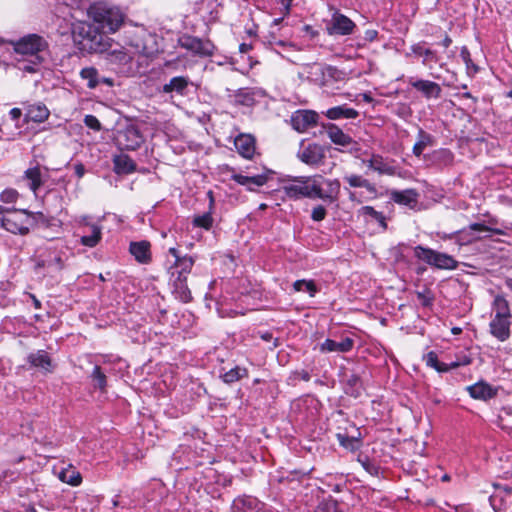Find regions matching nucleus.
<instances>
[{
  "label": "nucleus",
  "mask_w": 512,
  "mask_h": 512,
  "mask_svg": "<svg viewBox=\"0 0 512 512\" xmlns=\"http://www.w3.org/2000/svg\"><path fill=\"white\" fill-rule=\"evenodd\" d=\"M460 57L462 58V60L466 64V68H467L468 71L471 70V71H473V73L478 72L479 68H478V66H476L473 63V61L471 59L470 51H469V49L466 46H463L461 48Z\"/></svg>",
  "instance_id": "50"
},
{
  "label": "nucleus",
  "mask_w": 512,
  "mask_h": 512,
  "mask_svg": "<svg viewBox=\"0 0 512 512\" xmlns=\"http://www.w3.org/2000/svg\"><path fill=\"white\" fill-rule=\"evenodd\" d=\"M59 479L72 486H77L81 483L82 477L79 472L73 469L62 470L59 474Z\"/></svg>",
  "instance_id": "47"
},
{
  "label": "nucleus",
  "mask_w": 512,
  "mask_h": 512,
  "mask_svg": "<svg viewBox=\"0 0 512 512\" xmlns=\"http://www.w3.org/2000/svg\"><path fill=\"white\" fill-rule=\"evenodd\" d=\"M84 124L94 131H100L102 128L100 121L94 115H86L84 118Z\"/></svg>",
  "instance_id": "56"
},
{
  "label": "nucleus",
  "mask_w": 512,
  "mask_h": 512,
  "mask_svg": "<svg viewBox=\"0 0 512 512\" xmlns=\"http://www.w3.org/2000/svg\"><path fill=\"white\" fill-rule=\"evenodd\" d=\"M258 506V500L252 496L238 497L232 503V509L236 512H252L257 510Z\"/></svg>",
  "instance_id": "32"
},
{
  "label": "nucleus",
  "mask_w": 512,
  "mask_h": 512,
  "mask_svg": "<svg viewBox=\"0 0 512 512\" xmlns=\"http://www.w3.org/2000/svg\"><path fill=\"white\" fill-rule=\"evenodd\" d=\"M409 84L416 89L418 92L422 93V95L426 99L431 98H439L441 96V86L433 81L430 80H423V79H409Z\"/></svg>",
  "instance_id": "17"
},
{
  "label": "nucleus",
  "mask_w": 512,
  "mask_h": 512,
  "mask_svg": "<svg viewBox=\"0 0 512 512\" xmlns=\"http://www.w3.org/2000/svg\"><path fill=\"white\" fill-rule=\"evenodd\" d=\"M360 213L363 216H369L377 221L380 226L384 229L387 228L386 218L382 212L375 210L372 206H363L360 209Z\"/></svg>",
  "instance_id": "48"
},
{
  "label": "nucleus",
  "mask_w": 512,
  "mask_h": 512,
  "mask_svg": "<svg viewBox=\"0 0 512 512\" xmlns=\"http://www.w3.org/2000/svg\"><path fill=\"white\" fill-rule=\"evenodd\" d=\"M423 157L428 166H433L438 169L450 167L454 164V154L451 150L446 148L434 150L429 154H425Z\"/></svg>",
  "instance_id": "14"
},
{
  "label": "nucleus",
  "mask_w": 512,
  "mask_h": 512,
  "mask_svg": "<svg viewBox=\"0 0 512 512\" xmlns=\"http://www.w3.org/2000/svg\"><path fill=\"white\" fill-rule=\"evenodd\" d=\"M49 115L48 108L42 103L30 105L26 112V118L35 123L44 122L48 119Z\"/></svg>",
  "instance_id": "33"
},
{
  "label": "nucleus",
  "mask_w": 512,
  "mask_h": 512,
  "mask_svg": "<svg viewBox=\"0 0 512 512\" xmlns=\"http://www.w3.org/2000/svg\"><path fill=\"white\" fill-rule=\"evenodd\" d=\"M354 346V340L350 337L342 339L337 342L332 339H326L320 346L322 352H342L346 353L352 350Z\"/></svg>",
  "instance_id": "23"
},
{
  "label": "nucleus",
  "mask_w": 512,
  "mask_h": 512,
  "mask_svg": "<svg viewBox=\"0 0 512 512\" xmlns=\"http://www.w3.org/2000/svg\"><path fill=\"white\" fill-rule=\"evenodd\" d=\"M418 300L424 307H430L434 301V297L429 290L425 292H416Z\"/></svg>",
  "instance_id": "55"
},
{
  "label": "nucleus",
  "mask_w": 512,
  "mask_h": 512,
  "mask_svg": "<svg viewBox=\"0 0 512 512\" xmlns=\"http://www.w3.org/2000/svg\"><path fill=\"white\" fill-rule=\"evenodd\" d=\"M66 253L62 247L46 245L40 247L34 256L35 270L47 269L60 272L65 268Z\"/></svg>",
  "instance_id": "4"
},
{
  "label": "nucleus",
  "mask_w": 512,
  "mask_h": 512,
  "mask_svg": "<svg viewBox=\"0 0 512 512\" xmlns=\"http://www.w3.org/2000/svg\"><path fill=\"white\" fill-rule=\"evenodd\" d=\"M511 319L492 317L489 331L500 342H505L511 335Z\"/></svg>",
  "instance_id": "18"
},
{
  "label": "nucleus",
  "mask_w": 512,
  "mask_h": 512,
  "mask_svg": "<svg viewBox=\"0 0 512 512\" xmlns=\"http://www.w3.org/2000/svg\"><path fill=\"white\" fill-rule=\"evenodd\" d=\"M273 174V171L269 169H265V171L261 174L255 176H244L242 174L233 173L231 175V180L235 181L237 184L242 186H247L249 191H254L253 186H263L269 180V175Z\"/></svg>",
  "instance_id": "15"
},
{
  "label": "nucleus",
  "mask_w": 512,
  "mask_h": 512,
  "mask_svg": "<svg viewBox=\"0 0 512 512\" xmlns=\"http://www.w3.org/2000/svg\"><path fill=\"white\" fill-rule=\"evenodd\" d=\"M80 77L87 81V87L96 88L100 83L98 70L95 67H85L80 71Z\"/></svg>",
  "instance_id": "41"
},
{
  "label": "nucleus",
  "mask_w": 512,
  "mask_h": 512,
  "mask_svg": "<svg viewBox=\"0 0 512 512\" xmlns=\"http://www.w3.org/2000/svg\"><path fill=\"white\" fill-rule=\"evenodd\" d=\"M496 423L503 430L509 431V430L512 429V425L507 424L506 422H504V417H503L502 414L498 415Z\"/></svg>",
  "instance_id": "62"
},
{
  "label": "nucleus",
  "mask_w": 512,
  "mask_h": 512,
  "mask_svg": "<svg viewBox=\"0 0 512 512\" xmlns=\"http://www.w3.org/2000/svg\"><path fill=\"white\" fill-rule=\"evenodd\" d=\"M318 117L315 111L297 110L292 114L290 121L294 130L303 133L317 124Z\"/></svg>",
  "instance_id": "11"
},
{
  "label": "nucleus",
  "mask_w": 512,
  "mask_h": 512,
  "mask_svg": "<svg viewBox=\"0 0 512 512\" xmlns=\"http://www.w3.org/2000/svg\"><path fill=\"white\" fill-rule=\"evenodd\" d=\"M181 48L190 51L193 55L199 57H211L215 52V45L209 39H201L189 34H183L178 39Z\"/></svg>",
  "instance_id": "7"
},
{
  "label": "nucleus",
  "mask_w": 512,
  "mask_h": 512,
  "mask_svg": "<svg viewBox=\"0 0 512 512\" xmlns=\"http://www.w3.org/2000/svg\"><path fill=\"white\" fill-rule=\"evenodd\" d=\"M1 219L2 227L13 234L26 235L29 233L31 215L26 210L9 212Z\"/></svg>",
  "instance_id": "9"
},
{
  "label": "nucleus",
  "mask_w": 512,
  "mask_h": 512,
  "mask_svg": "<svg viewBox=\"0 0 512 512\" xmlns=\"http://www.w3.org/2000/svg\"><path fill=\"white\" fill-rule=\"evenodd\" d=\"M90 235H84L80 238V243L84 246L93 248L98 245L102 239V229L100 226L92 224L90 225Z\"/></svg>",
  "instance_id": "37"
},
{
  "label": "nucleus",
  "mask_w": 512,
  "mask_h": 512,
  "mask_svg": "<svg viewBox=\"0 0 512 512\" xmlns=\"http://www.w3.org/2000/svg\"><path fill=\"white\" fill-rule=\"evenodd\" d=\"M107 60L110 64L116 65L118 69H122L129 65L133 59L132 55L125 48L109 49L107 52Z\"/></svg>",
  "instance_id": "24"
},
{
  "label": "nucleus",
  "mask_w": 512,
  "mask_h": 512,
  "mask_svg": "<svg viewBox=\"0 0 512 512\" xmlns=\"http://www.w3.org/2000/svg\"><path fill=\"white\" fill-rule=\"evenodd\" d=\"M74 171L78 178H82L86 172V169L81 162H78L74 165Z\"/></svg>",
  "instance_id": "63"
},
{
  "label": "nucleus",
  "mask_w": 512,
  "mask_h": 512,
  "mask_svg": "<svg viewBox=\"0 0 512 512\" xmlns=\"http://www.w3.org/2000/svg\"><path fill=\"white\" fill-rule=\"evenodd\" d=\"M363 390V382L359 375L355 373L344 374V391L347 395L358 398Z\"/></svg>",
  "instance_id": "22"
},
{
  "label": "nucleus",
  "mask_w": 512,
  "mask_h": 512,
  "mask_svg": "<svg viewBox=\"0 0 512 512\" xmlns=\"http://www.w3.org/2000/svg\"><path fill=\"white\" fill-rule=\"evenodd\" d=\"M234 102L237 105L252 106L255 103L254 92L248 88H240L234 94Z\"/></svg>",
  "instance_id": "40"
},
{
  "label": "nucleus",
  "mask_w": 512,
  "mask_h": 512,
  "mask_svg": "<svg viewBox=\"0 0 512 512\" xmlns=\"http://www.w3.org/2000/svg\"><path fill=\"white\" fill-rule=\"evenodd\" d=\"M378 37V31L375 29H367L364 33V41L365 42H372Z\"/></svg>",
  "instance_id": "60"
},
{
  "label": "nucleus",
  "mask_w": 512,
  "mask_h": 512,
  "mask_svg": "<svg viewBox=\"0 0 512 512\" xmlns=\"http://www.w3.org/2000/svg\"><path fill=\"white\" fill-rule=\"evenodd\" d=\"M293 288L296 292H308L310 297H314L319 291L316 283L313 280L300 279L293 283Z\"/></svg>",
  "instance_id": "43"
},
{
  "label": "nucleus",
  "mask_w": 512,
  "mask_h": 512,
  "mask_svg": "<svg viewBox=\"0 0 512 512\" xmlns=\"http://www.w3.org/2000/svg\"><path fill=\"white\" fill-rule=\"evenodd\" d=\"M414 256L437 269L454 270L458 267V261L451 255L438 252L422 245L414 247Z\"/></svg>",
  "instance_id": "6"
},
{
  "label": "nucleus",
  "mask_w": 512,
  "mask_h": 512,
  "mask_svg": "<svg viewBox=\"0 0 512 512\" xmlns=\"http://www.w3.org/2000/svg\"><path fill=\"white\" fill-rule=\"evenodd\" d=\"M27 362L35 368L44 370L45 372L52 371V360L45 350H38L30 353L27 356Z\"/></svg>",
  "instance_id": "26"
},
{
  "label": "nucleus",
  "mask_w": 512,
  "mask_h": 512,
  "mask_svg": "<svg viewBox=\"0 0 512 512\" xmlns=\"http://www.w3.org/2000/svg\"><path fill=\"white\" fill-rule=\"evenodd\" d=\"M467 391L472 398L484 401L489 400L497 395V390L484 382H478L468 386Z\"/></svg>",
  "instance_id": "21"
},
{
  "label": "nucleus",
  "mask_w": 512,
  "mask_h": 512,
  "mask_svg": "<svg viewBox=\"0 0 512 512\" xmlns=\"http://www.w3.org/2000/svg\"><path fill=\"white\" fill-rule=\"evenodd\" d=\"M298 158L305 164L317 166L321 164L325 158L324 148L317 144L311 143L302 147L298 154Z\"/></svg>",
  "instance_id": "13"
},
{
  "label": "nucleus",
  "mask_w": 512,
  "mask_h": 512,
  "mask_svg": "<svg viewBox=\"0 0 512 512\" xmlns=\"http://www.w3.org/2000/svg\"><path fill=\"white\" fill-rule=\"evenodd\" d=\"M194 265V259L191 256H183L180 260H175L171 269L181 272L183 275H189Z\"/></svg>",
  "instance_id": "46"
},
{
  "label": "nucleus",
  "mask_w": 512,
  "mask_h": 512,
  "mask_svg": "<svg viewBox=\"0 0 512 512\" xmlns=\"http://www.w3.org/2000/svg\"><path fill=\"white\" fill-rule=\"evenodd\" d=\"M169 273H170V283L171 284H176L177 282H184L186 283L187 282V277L188 275H183L181 272H178L177 270H174V269H169Z\"/></svg>",
  "instance_id": "58"
},
{
  "label": "nucleus",
  "mask_w": 512,
  "mask_h": 512,
  "mask_svg": "<svg viewBox=\"0 0 512 512\" xmlns=\"http://www.w3.org/2000/svg\"><path fill=\"white\" fill-rule=\"evenodd\" d=\"M434 144L435 137L422 128H419L417 133V141L412 148V152L416 157H420L423 155V151L427 147H432Z\"/></svg>",
  "instance_id": "28"
},
{
  "label": "nucleus",
  "mask_w": 512,
  "mask_h": 512,
  "mask_svg": "<svg viewBox=\"0 0 512 512\" xmlns=\"http://www.w3.org/2000/svg\"><path fill=\"white\" fill-rule=\"evenodd\" d=\"M12 44L16 53L32 56L34 58L33 64L43 62L44 58L40 53L48 48L47 41L38 34H28Z\"/></svg>",
  "instance_id": "5"
},
{
  "label": "nucleus",
  "mask_w": 512,
  "mask_h": 512,
  "mask_svg": "<svg viewBox=\"0 0 512 512\" xmlns=\"http://www.w3.org/2000/svg\"><path fill=\"white\" fill-rule=\"evenodd\" d=\"M329 139L336 145L347 147L354 143L353 139L333 123L324 124Z\"/></svg>",
  "instance_id": "20"
},
{
  "label": "nucleus",
  "mask_w": 512,
  "mask_h": 512,
  "mask_svg": "<svg viewBox=\"0 0 512 512\" xmlns=\"http://www.w3.org/2000/svg\"><path fill=\"white\" fill-rule=\"evenodd\" d=\"M419 194L415 189H406L403 191L394 190L391 192L390 198L395 203L405 205L410 208L416 206Z\"/></svg>",
  "instance_id": "27"
},
{
  "label": "nucleus",
  "mask_w": 512,
  "mask_h": 512,
  "mask_svg": "<svg viewBox=\"0 0 512 512\" xmlns=\"http://www.w3.org/2000/svg\"><path fill=\"white\" fill-rule=\"evenodd\" d=\"M73 41L82 53H105L113 46V40L96 24L81 22L72 30Z\"/></svg>",
  "instance_id": "2"
},
{
  "label": "nucleus",
  "mask_w": 512,
  "mask_h": 512,
  "mask_svg": "<svg viewBox=\"0 0 512 512\" xmlns=\"http://www.w3.org/2000/svg\"><path fill=\"white\" fill-rule=\"evenodd\" d=\"M9 115L13 121H17L20 119L22 111L20 108H12L9 112Z\"/></svg>",
  "instance_id": "64"
},
{
  "label": "nucleus",
  "mask_w": 512,
  "mask_h": 512,
  "mask_svg": "<svg viewBox=\"0 0 512 512\" xmlns=\"http://www.w3.org/2000/svg\"><path fill=\"white\" fill-rule=\"evenodd\" d=\"M88 13L93 19V24L99 26L106 33L116 32L124 22V14L119 8L103 3L91 5Z\"/></svg>",
  "instance_id": "3"
},
{
  "label": "nucleus",
  "mask_w": 512,
  "mask_h": 512,
  "mask_svg": "<svg viewBox=\"0 0 512 512\" xmlns=\"http://www.w3.org/2000/svg\"><path fill=\"white\" fill-rule=\"evenodd\" d=\"M173 286V294L176 299L184 303H188L192 300L191 291L188 288L187 282H177L176 284H172Z\"/></svg>",
  "instance_id": "44"
},
{
  "label": "nucleus",
  "mask_w": 512,
  "mask_h": 512,
  "mask_svg": "<svg viewBox=\"0 0 512 512\" xmlns=\"http://www.w3.org/2000/svg\"><path fill=\"white\" fill-rule=\"evenodd\" d=\"M427 366H430L434 368L438 372H448L451 369L458 368L460 366V363L458 362H451L449 364L440 362L438 360V356L434 351H430L426 354L424 357Z\"/></svg>",
  "instance_id": "34"
},
{
  "label": "nucleus",
  "mask_w": 512,
  "mask_h": 512,
  "mask_svg": "<svg viewBox=\"0 0 512 512\" xmlns=\"http://www.w3.org/2000/svg\"><path fill=\"white\" fill-rule=\"evenodd\" d=\"M212 211L209 209L206 213L195 216L192 221L193 226L209 230L213 225Z\"/></svg>",
  "instance_id": "49"
},
{
  "label": "nucleus",
  "mask_w": 512,
  "mask_h": 512,
  "mask_svg": "<svg viewBox=\"0 0 512 512\" xmlns=\"http://www.w3.org/2000/svg\"><path fill=\"white\" fill-rule=\"evenodd\" d=\"M90 378L95 389H99L101 392L106 391L107 377L99 365L94 366Z\"/></svg>",
  "instance_id": "42"
},
{
  "label": "nucleus",
  "mask_w": 512,
  "mask_h": 512,
  "mask_svg": "<svg viewBox=\"0 0 512 512\" xmlns=\"http://www.w3.org/2000/svg\"><path fill=\"white\" fill-rule=\"evenodd\" d=\"M260 337L262 340H264L266 342L273 340V346H272L273 348H276L279 345L278 338H274L273 334L271 332L267 331V332L261 333Z\"/></svg>",
  "instance_id": "61"
},
{
  "label": "nucleus",
  "mask_w": 512,
  "mask_h": 512,
  "mask_svg": "<svg viewBox=\"0 0 512 512\" xmlns=\"http://www.w3.org/2000/svg\"><path fill=\"white\" fill-rule=\"evenodd\" d=\"M367 165L370 169L378 172L379 174L390 175V176H393L396 174L395 167L388 164L384 160V158L378 154L372 155V157L367 161Z\"/></svg>",
  "instance_id": "29"
},
{
  "label": "nucleus",
  "mask_w": 512,
  "mask_h": 512,
  "mask_svg": "<svg viewBox=\"0 0 512 512\" xmlns=\"http://www.w3.org/2000/svg\"><path fill=\"white\" fill-rule=\"evenodd\" d=\"M350 187L353 188H365L368 192H370L373 195L377 194V189L373 183H371L369 180L363 178L361 175L351 174L346 175L343 178Z\"/></svg>",
  "instance_id": "35"
},
{
  "label": "nucleus",
  "mask_w": 512,
  "mask_h": 512,
  "mask_svg": "<svg viewBox=\"0 0 512 512\" xmlns=\"http://www.w3.org/2000/svg\"><path fill=\"white\" fill-rule=\"evenodd\" d=\"M18 196L19 194L15 189H5L1 193L0 199L4 203H14L17 200Z\"/></svg>",
  "instance_id": "53"
},
{
  "label": "nucleus",
  "mask_w": 512,
  "mask_h": 512,
  "mask_svg": "<svg viewBox=\"0 0 512 512\" xmlns=\"http://www.w3.org/2000/svg\"><path fill=\"white\" fill-rule=\"evenodd\" d=\"M492 311L494 312L493 317L511 319L512 314L510 305L505 296L496 295L492 302Z\"/></svg>",
  "instance_id": "31"
},
{
  "label": "nucleus",
  "mask_w": 512,
  "mask_h": 512,
  "mask_svg": "<svg viewBox=\"0 0 512 512\" xmlns=\"http://www.w3.org/2000/svg\"><path fill=\"white\" fill-rule=\"evenodd\" d=\"M342 72L335 66L332 65H325L322 68V75L327 76L333 80H339L341 79Z\"/></svg>",
  "instance_id": "51"
},
{
  "label": "nucleus",
  "mask_w": 512,
  "mask_h": 512,
  "mask_svg": "<svg viewBox=\"0 0 512 512\" xmlns=\"http://www.w3.org/2000/svg\"><path fill=\"white\" fill-rule=\"evenodd\" d=\"M192 85L193 82L188 76H175L165 83L160 91L163 94H169L171 97H173V94L185 97L189 94V88Z\"/></svg>",
  "instance_id": "12"
},
{
  "label": "nucleus",
  "mask_w": 512,
  "mask_h": 512,
  "mask_svg": "<svg viewBox=\"0 0 512 512\" xmlns=\"http://www.w3.org/2000/svg\"><path fill=\"white\" fill-rule=\"evenodd\" d=\"M411 50L414 54L424 57V59H423L424 65H426L430 62L437 63L439 61L436 51L424 48V46L421 43L414 44L411 47Z\"/></svg>",
  "instance_id": "39"
},
{
  "label": "nucleus",
  "mask_w": 512,
  "mask_h": 512,
  "mask_svg": "<svg viewBox=\"0 0 512 512\" xmlns=\"http://www.w3.org/2000/svg\"><path fill=\"white\" fill-rule=\"evenodd\" d=\"M316 512H342V511L338 510L336 501H328V502L321 503L320 505H318Z\"/></svg>",
  "instance_id": "57"
},
{
  "label": "nucleus",
  "mask_w": 512,
  "mask_h": 512,
  "mask_svg": "<svg viewBox=\"0 0 512 512\" xmlns=\"http://www.w3.org/2000/svg\"><path fill=\"white\" fill-rule=\"evenodd\" d=\"M116 144L122 150L134 151L145 141L143 134L135 124H128L117 131Z\"/></svg>",
  "instance_id": "8"
},
{
  "label": "nucleus",
  "mask_w": 512,
  "mask_h": 512,
  "mask_svg": "<svg viewBox=\"0 0 512 512\" xmlns=\"http://www.w3.org/2000/svg\"><path fill=\"white\" fill-rule=\"evenodd\" d=\"M355 28L356 24L349 17L336 11L332 14L326 31L330 36H347L351 35Z\"/></svg>",
  "instance_id": "10"
},
{
  "label": "nucleus",
  "mask_w": 512,
  "mask_h": 512,
  "mask_svg": "<svg viewBox=\"0 0 512 512\" xmlns=\"http://www.w3.org/2000/svg\"><path fill=\"white\" fill-rule=\"evenodd\" d=\"M363 468L371 475H378L379 467L372 463L369 459L362 461Z\"/></svg>",
  "instance_id": "59"
},
{
  "label": "nucleus",
  "mask_w": 512,
  "mask_h": 512,
  "mask_svg": "<svg viewBox=\"0 0 512 512\" xmlns=\"http://www.w3.org/2000/svg\"><path fill=\"white\" fill-rule=\"evenodd\" d=\"M151 244L149 241L142 240L131 242L129 252L134 256L135 260L141 264H148L151 261Z\"/></svg>",
  "instance_id": "19"
},
{
  "label": "nucleus",
  "mask_w": 512,
  "mask_h": 512,
  "mask_svg": "<svg viewBox=\"0 0 512 512\" xmlns=\"http://www.w3.org/2000/svg\"><path fill=\"white\" fill-rule=\"evenodd\" d=\"M336 437L339 444L351 452H355L361 446V441L356 437H350L342 433H338Z\"/></svg>",
  "instance_id": "45"
},
{
  "label": "nucleus",
  "mask_w": 512,
  "mask_h": 512,
  "mask_svg": "<svg viewBox=\"0 0 512 512\" xmlns=\"http://www.w3.org/2000/svg\"><path fill=\"white\" fill-rule=\"evenodd\" d=\"M24 178L29 182V188L36 193L37 190L42 186V174L40 170V166L37 164L34 167L28 168L24 172Z\"/></svg>",
  "instance_id": "36"
},
{
  "label": "nucleus",
  "mask_w": 512,
  "mask_h": 512,
  "mask_svg": "<svg viewBox=\"0 0 512 512\" xmlns=\"http://www.w3.org/2000/svg\"><path fill=\"white\" fill-rule=\"evenodd\" d=\"M327 210L323 205H317L312 209L311 219L316 222H320L325 219Z\"/></svg>",
  "instance_id": "52"
},
{
  "label": "nucleus",
  "mask_w": 512,
  "mask_h": 512,
  "mask_svg": "<svg viewBox=\"0 0 512 512\" xmlns=\"http://www.w3.org/2000/svg\"><path fill=\"white\" fill-rule=\"evenodd\" d=\"M220 377L224 383L232 384L248 377V370L245 367L236 366L222 374Z\"/></svg>",
  "instance_id": "38"
},
{
  "label": "nucleus",
  "mask_w": 512,
  "mask_h": 512,
  "mask_svg": "<svg viewBox=\"0 0 512 512\" xmlns=\"http://www.w3.org/2000/svg\"><path fill=\"white\" fill-rule=\"evenodd\" d=\"M325 115L330 120H337L341 118L355 119L359 116V112L354 108L347 107L346 105H341L328 109Z\"/></svg>",
  "instance_id": "30"
},
{
  "label": "nucleus",
  "mask_w": 512,
  "mask_h": 512,
  "mask_svg": "<svg viewBox=\"0 0 512 512\" xmlns=\"http://www.w3.org/2000/svg\"><path fill=\"white\" fill-rule=\"evenodd\" d=\"M114 172L118 175H126L136 171L137 165L134 160L126 155L119 154L113 157Z\"/></svg>",
  "instance_id": "25"
},
{
  "label": "nucleus",
  "mask_w": 512,
  "mask_h": 512,
  "mask_svg": "<svg viewBox=\"0 0 512 512\" xmlns=\"http://www.w3.org/2000/svg\"><path fill=\"white\" fill-rule=\"evenodd\" d=\"M469 229L473 231H479V232H491L494 234H502V231L500 229L496 228H490L484 223H472L469 225Z\"/></svg>",
  "instance_id": "54"
},
{
  "label": "nucleus",
  "mask_w": 512,
  "mask_h": 512,
  "mask_svg": "<svg viewBox=\"0 0 512 512\" xmlns=\"http://www.w3.org/2000/svg\"><path fill=\"white\" fill-rule=\"evenodd\" d=\"M293 183L284 185L283 192L289 199H321L329 204L338 200L340 181L326 179L321 175L300 176L293 178Z\"/></svg>",
  "instance_id": "1"
},
{
  "label": "nucleus",
  "mask_w": 512,
  "mask_h": 512,
  "mask_svg": "<svg viewBox=\"0 0 512 512\" xmlns=\"http://www.w3.org/2000/svg\"><path fill=\"white\" fill-rule=\"evenodd\" d=\"M237 152L246 159H252L256 152V139L251 134L241 133L234 139Z\"/></svg>",
  "instance_id": "16"
}]
</instances>
